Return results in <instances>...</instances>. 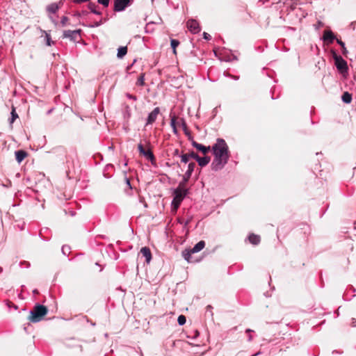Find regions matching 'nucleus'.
Returning <instances> with one entry per match:
<instances>
[{
	"instance_id": "1",
	"label": "nucleus",
	"mask_w": 356,
	"mask_h": 356,
	"mask_svg": "<svg viewBox=\"0 0 356 356\" xmlns=\"http://www.w3.org/2000/svg\"><path fill=\"white\" fill-rule=\"evenodd\" d=\"M214 159L211 163L213 170L218 171L223 168L229 158L228 146L222 138H218L216 143L212 147Z\"/></svg>"
},
{
	"instance_id": "2",
	"label": "nucleus",
	"mask_w": 356,
	"mask_h": 356,
	"mask_svg": "<svg viewBox=\"0 0 356 356\" xmlns=\"http://www.w3.org/2000/svg\"><path fill=\"white\" fill-rule=\"evenodd\" d=\"M48 309L47 307L37 304L34 306L33 309L30 312L28 319L31 323H38L41 321L44 317L47 314Z\"/></svg>"
},
{
	"instance_id": "3",
	"label": "nucleus",
	"mask_w": 356,
	"mask_h": 356,
	"mask_svg": "<svg viewBox=\"0 0 356 356\" xmlns=\"http://www.w3.org/2000/svg\"><path fill=\"white\" fill-rule=\"evenodd\" d=\"M205 247V242L204 241H199L191 249H186L182 252L183 257L190 263L197 262V259L193 258V254L199 252Z\"/></svg>"
},
{
	"instance_id": "4",
	"label": "nucleus",
	"mask_w": 356,
	"mask_h": 356,
	"mask_svg": "<svg viewBox=\"0 0 356 356\" xmlns=\"http://www.w3.org/2000/svg\"><path fill=\"white\" fill-rule=\"evenodd\" d=\"M334 60L337 70L341 73H347L348 70L347 62L341 56L334 54Z\"/></svg>"
},
{
	"instance_id": "5",
	"label": "nucleus",
	"mask_w": 356,
	"mask_h": 356,
	"mask_svg": "<svg viewBox=\"0 0 356 356\" xmlns=\"http://www.w3.org/2000/svg\"><path fill=\"white\" fill-rule=\"evenodd\" d=\"M186 194L187 193L182 192L179 189H175L174 191V198L172 202V206L175 210L179 208Z\"/></svg>"
},
{
	"instance_id": "6",
	"label": "nucleus",
	"mask_w": 356,
	"mask_h": 356,
	"mask_svg": "<svg viewBox=\"0 0 356 356\" xmlns=\"http://www.w3.org/2000/svg\"><path fill=\"white\" fill-rule=\"evenodd\" d=\"M138 149L140 154L143 155L147 160H149L152 162L155 161V157L149 147L145 149L143 145L141 143H139L138 145Z\"/></svg>"
},
{
	"instance_id": "7",
	"label": "nucleus",
	"mask_w": 356,
	"mask_h": 356,
	"mask_svg": "<svg viewBox=\"0 0 356 356\" xmlns=\"http://www.w3.org/2000/svg\"><path fill=\"white\" fill-rule=\"evenodd\" d=\"M113 10L115 12L123 11L130 3V0H113Z\"/></svg>"
},
{
	"instance_id": "8",
	"label": "nucleus",
	"mask_w": 356,
	"mask_h": 356,
	"mask_svg": "<svg viewBox=\"0 0 356 356\" xmlns=\"http://www.w3.org/2000/svg\"><path fill=\"white\" fill-rule=\"evenodd\" d=\"M81 32V29L79 30H67L64 31L63 37L64 38H70L72 41H76L79 38H80V33Z\"/></svg>"
},
{
	"instance_id": "9",
	"label": "nucleus",
	"mask_w": 356,
	"mask_h": 356,
	"mask_svg": "<svg viewBox=\"0 0 356 356\" xmlns=\"http://www.w3.org/2000/svg\"><path fill=\"white\" fill-rule=\"evenodd\" d=\"M187 28L192 33H197L200 31V27L198 22L195 19H189L187 23Z\"/></svg>"
},
{
	"instance_id": "10",
	"label": "nucleus",
	"mask_w": 356,
	"mask_h": 356,
	"mask_svg": "<svg viewBox=\"0 0 356 356\" xmlns=\"http://www.w3.org/2000/svg\"><path fill=\"white\" fill-rule=\"evenodd\" d=\"M159 113H160V109H159V107L155 108H154V110H153V111H152L149 114L148 118H147V120L146 126H147V125H148V124H153V123L156 121V118H157V117H158V115H159Z\"/></svg>"
},
{
	"instance_id": "11",
	"label": "nucleus",
	"mask_w": 356,
	"mask_h": 356,
	"mask_svg": "<svg viewBox=\"0 0 356 356\" xmlns=\"http://www.w3.org/2000/svg\"><path fill=\"white\" fill-rule=\"evenodd\" d=\"M63 3L61 2L52 3L46 7V10L49 15L55 14L60 9Z\"/></svg>"
},
{
	"instance_id": "12",
	"label": "nucleus",
	"mask_w": 356,
	"mask_h": 356,
	"mask_svg": "<svg viewBox=\"0 0 356 356\" xmlns=\"http://www.w3.org/2000/svg\"><path fill=\"white\" fill-rule=\"evenodd\" d=\"M192 145L194 147H195L198 151L202 152L204 155H206L211 149L209 146H204L203 145L200 144L195 140L192 141Z\"/></svg>"
},
{
	"instance_id": "13",
	"label": "nucleus",
	"mask_w": 356,
	"mask_h": 356,
	"mask_svg": "<svg viewBox=\"0 0 356 356\" xmlns=\"http://www.w3.org/2000/svg\"><path fill=\"white\" fill-rule=\"evenodd\" d=\"M323 40L328 43H332L335 39V36L332 31L325 30L323 32Z\"/></svg>"
},
{
	"instance_id": "14",
	"label": "nucleus",
	"mask_w": 356,
	"mask_h": 356,
	"mask_svg": "<svg viewBox=\"0 0 356 356\" xmlns=\"http://www.w3.org/2000/svg\"><path fill=\"white\" fill-rule=\"evenodd\" d=\"M140 253L143 257H145V260L147 263H149L152 259V253L149 248L143 247L140 250Z\"/></svg>"
},
{
	"instance_id": "15",
	"label": "nucleus",
	"mask_w": 356,
	"mask_h": 356,
	"mask_svg": "<svg viewBox=\"0 0 356 356\" xmlns=\"http://www.w3.org/2000/svg\"><path fill=\"white\" fill-rule=\"evenodd\" d=\"M28 153L24 150H18L15 152V158L17 161L20 163L26 157Z\"/></svg>"
},
{
	"instance_id": "16",
	"label": "nucleus",
	"mask_w": 356,
	"mask_h": 356,
	"mask_svg": "<svg viewBox=\"0 0 356 356\" xmlns=\"http://www.w3.org/2000/svg\"><path fill=\"white\" fill-rule=\"evenodd\" d=\"M248 240L252 245H258L261 241V238L259 235L251 234L248 237Z\"/></svg>"
},
{
	"instance_id": "17",
	"label": "nucleus",
	"mask_w": 356,
	"mask_h": 356,
	"mask_svg": "<svg viewBox=\"0 0 356 356\" xmlns=\"http://www.w3.org/2000/svg\"><path fill=\"white\" fill-rule=\"evenodd\" d=\"M211 158L209 156H205L204 157H200L197 159V161L200 166L204 167L206 166L210 162Z\"/></svg>"
},
{
	"instance_id": "18",
	"label": "nucleus",
	"mask_w": 356,
	"mask_h": 356,
	"mask_svg": "<svg viewBox=\"0 0 356 356\" xmlns=\"http://www.w3.org/2000/svg\"><path fill=\"white\" fill-rule=\"evenodd\" d=\"M127 53V47H120L118 49L117 56L119 58H122Z\"/></svg>"
},
{
	"instance_id": "19",
	"label": "nucleus",
	"mask_w": 356,
	"mask_h": 356,
	"mask_svg": "<svg viewBox=\"0 0 356 356\" xmlns=\"http://www.w3.org/2000/svg\"><path fill=\"white\" fill-rule=\"evenodd\" d=\"M341 99L343 102L349 104L352 101V95L348 92H345L343 93Z\"/></svg>"
},
{
	"instance_id": "20",
	"label": "nucleus",
	"mask_w": 356,
	"mask_h": 356,
	"mask_svg": "<svg viewBox=\"0 0 356 356\" xmlns=\"http://www.w3.org/2000/svg\"><path fill=\"white\" fill-rule=\"evenodd\" d=\"M181 127H182V129L184 131V134L188 136H191V133H190V131L188 130V128L187 127V124L185 122V120L184 119H181Z\"/></svg>"
},
{
	"instance_id": "21",
	"label": "nucleus",
	"mask_w": 356,
	"mask_h": 356,
	"mask_svg": "<svg viewBox=\"0 0 356 356\" xmlns=\"http://www.w3.org/2000/svg\"><path fill=\"white\" fill-rule=\"evenodd\" d=\"M170 44H171V47H172V49H173V54H174L175 55H176V54H177V50H176V49H177V47L179 46V42L177 40L172 39V40H170Z\"/></svg>"
},
{
	"instance_id": "22",
	"label": "nucleus",
	"mask_w": 356,
	"mask_h": 356,
	"mask_svg": "<svg viewBox=\"0 0 356 356\" xmlns=\"http://www.w3.org/2000/svg\"><path fill=\"white\" fill-rule=\"evenodd\" d=\"M187 184V181L182 180L179 184L178 187L176 189H179L182 192L187 193L188 190L186 188Z\"/></svg>"
},
{
	"instance_id": "23",
	"label": "nucleus",
	"mask_w": 356,
	"mask_h": 356,
	"mask_svg": "<svg viewBox=\"0 0 356 356\" xmlns=\"http://www.w3.org/2000/svg\"><path fill=\"white\" fill-rule=\"evenodd\" d=\"M17 118H18V115L15 111V108L14 106H13L12 111H11V118L10 119V123L13 124Z\"/></svg>"
},
{
	"instance_id": "24",
	"label": "nucleus",
	"mask_w": 356,
	"mask_h": 356,
	"mask_svg": "<svg viewBox=\"0 0 356 356\" xmlns=\"http://www.w3.org/2000/svg\"><path fill=\"white\" fill-rule=\"evenodd\" d=\"M97 5L95 3H90L88 4V8L93 13L96 15H101L102 13L97 10H96Z\"/></svg>"
},
{
	"instance_id": "25",
	"label": "nucleus",
	"mask_w": 356,
	"mask_h": 356,
	"mask_svg": "<svg viewBox=\"0 0 356 356\" xmlns=\"http://www.w3.org/2000/svg\"><path fill=\"white\" fill-rule=\"evenodd\" d=\"M136 83L138 85H140V86H144L145 85L144 74H140V75L138 78Z\"/></svg>"
},
{
	"instance_id": "26",
	"label": "nucleus",
	"mask_w": 356,
	"mask_h": 356,
	"mask_svg": "<svg viewBox=\"0 0 356 356\" xmlns=\"http://www.w3.org/2000/svg\"><path fill=\"white\" fill-rule=\"evenodd\" d=\"M190 160V156L188 154H183L181 155V161L186 163Z\"/></svg>"
},
{
	"instance_id": "27",
	"label": "nucleus",
	"mask_w": 356,
	"mask_h": 356,
	"mask_svg": "<svg viewBox=\"0 0 356 356\" xmlns=\"http://www.w3.org/2000/svg\"><path fill=\"white\" fill-rule=\"evenodd\" d=\"M186 316H184V315H180L179 316L178 318H177V321H178V323L180 325H183L184 324H185L186 323Z\"/></svg>"
},
{
	"instance_id": "28",
	"label": "nucleus",
	"mask_w": 356,
	"mask_h": 356,
	"mask_svg": "<svg viewBox=\"0 0 356 356\" xmlns=\"http://www.w3.org/2000/svg\"><path fill=\"white\" fill-rule=\"evenodd\" d=\"M337 43L341 47L342 49H343V54H346L347 53V49L345 47V44L344 42H343L341 40H339V39H337Z\"/></svg>"
},
{
	"instance_id": "29",
	"label": "nucleus",
	"mask_w": 356,
	"mask_h": 356,
	"mask_svg": "<svg viewBox=\"0 0 356 356\" xmlns=\"http://www.w3.org/2000/svg\"><path fill=\"white\" fill-rule=\"evenodd\" d=\"M195 167V163L194 162H191L188 165L187 172L193 173L194 168Z\"/></svg>"
},
{
	"instance_id": "30",
	"label": "nucleus",
	"mask_w": 356,
	"mask_h": 356,
	"mask_svg": "<svg viewBox=\"0 0 356 356\" xmlns=\"http://www.w3.org/2000/svg\"><path fill=\"white\" fill-rule=\"evenodd\" d=\"M45 38H46L47 44L48 46H51V43H53V42L51 41V36L48 33H45Z\"/></svg>"
},
{
	"instance_id": "31",
	"label": "nucleus",
	"mask_w": 356,
	"mask_h": 356,
	"mask_svg": "<svg viewBox=\"0 0 356 356\" xmlns=\"http://www.w3.org/2000/svg\"><path fill=\"white\" fill-rule=\"evenodd\" d=\"M191 175L192 173L191 172H186L185 174L183 175V180L186 181H188L189 179L191 178Z\"/></svg>"
},
{
	"instance_id": "32",
	"label": "nucleus",
	"mask_w": 356,
	"mask_h": 356,
	"mask_svg": "<svg viewBox=\"0 0 356 356\" xmlns=\"http://www.w3.org/2000/svg\"><path fill=\"white\" fill-rule=\"evenodd\" d=\"M191 175L192 173L191 172H186L185 174L183 175V180L186 181H188L189 179L191 178Z\"/></svg>"
},
{
	"instance_id": "33",
	"label": "nucleus",
	"mask_w": 356,
	"mask_h": 356,
	"mask_svg": "<svg viewBox=\"0 0 356 356\" xmlns=\"http://www.w3.org/2000/svg\"><path fill=\"white\" fill-rule=\"evenodd\" d=\"M99 4H102L104 7H108L109 5L110 0H97Z\"/></svg>"
},
{
	"instance_id": "34",
	"label": "nucleus",
	"mask_w": 356,
	"mask_h": 356,
	"mask_svg": "<svg viewBox=\"0 0 356 356\" xmlns=\"http://www.w3.org/2000/svg\"><path fill=\"white\" fill-rule=\"evenodd\" d=\"M69 18L67 17L63 16L61 19L60 24L63 26H66L68 24Z\"/></svg>"
},
{
	"instance_id": "35",
	"label": "nucleus",
	"mask_w": 356,
	"mask_h": 356,
	"mask_svg": "<svg viewBox=\"0 0 356 356\" xmlns=\"http://www.w3.org/2000/svg\"><path fill=\"white\" fill-rule=\"evenodd\" d=\"M190 156V159H195L196 161L197 160V159L199 158V156L197 155V153L194 152H191V153L188 154Z\"/></svg>"
},
{
	"instance_id": "36",
	"label": "nucleus",
	"mask_w": 356,
	"mask_h": 356,
	"mask_svg": "<svg viewBox=\"0 0 356 356\" xmlns=\"http://www.w3.org/2000/svg\"><path fill=\"white\" fill-rule=\"evenodd\" d=\"M124 184H126V186L129 188L131 189V184H130V181H129V179L127 178V177H125L124 179Z\"/></svg>"
},
{
	"instance_id": "37",
	"label": "nucleus",
	"mask_w": 356,
	"mask_h": 356,
	"mask_svg": "<svg viewBox=\"0 0 356 356\" xmlns=\"http://www.w3.org/2000/svg\"><path fill=\"white\" fill-rule=\"evenodd\" d=\"M170 124L172 128L176 127V118L175 117L172 118Z\"/></svg>"
},
{
	"instance_id": "38",
	"label": "nucleus",
	"mask_w": 356,
	"mask_h": 356,
	"mask_svg": "<svg viewBox=\"0 0 356 356\" xmlns=\"http://www.w3.org/2000/svg\"><path fill=\"white\" fill-rule=\"evenodd\" d=\"M76 347L77 348V350L76 351V353L82 352V350H83L82 346H81V345L79 344V342L76 344Z\"/></svg>"
},
{
	"instance_id": "39",
	"label": "nucleus",
	"mask_w": 356,
	"mask_h": 356,
	"mask_svg": "<svg viewBox=\"0 0 356 356\" xmlns=\"http://www.w3.org/2000/svg\"><path fill=\"white\" fill-rule=\"evenodd\" d=\"M203 36H204V38L205 40H210L211 38V35L209 33H206V32H204Z\"/></svg>"
},
{
	"instance_id": "40",
	"label": "nucleus",
	"mask_w": 356,
	"mask_h": 356,
	"mask_svg": "<svg viewBox=\"0 0 356 356\" xmlns=\"http://www.w3.org/2000/svg\"><path fill=\"white\" fill-rule=\"evenodd\" d=\"M127 97L128 98L134 99V100H136V99H137L136 96L131 95V94H127Z\"/></svg>"
},
{
	"instance_id": "41",
	"label": "nucleus",
	"mask_w": 356,
	"mask_h": 356,
	"mask_svg": "<svg viewBox=\"0 0 356 356\" xmlns=\"http://www.w3.org/2000/svg\"><path fill=\"white\" fill-rule=\"evenodd\" d=\"M89 1L90 0H74V2L76 3H81L87 2V1Z\"/></svg>"
},
{
	"instance_id": "42",
	"label": "nucleus",
	"mask_w": 356,
	"mask_h": 356,
	"mask_svg": "<svg viewBox=\"0 0 356 356\" xmlns=\"http://www.w3.org/2000/svg\"><path fill=\"white\" fill-rule=\"evenodd\" d=\"M351 325L353 327H356V319L354 318H352Z\"/></svg>"
},
{
	"instance_id": "43",
	"label": "nucleus",
	"mask_w": 356,
	"mask_h": 356,
	"mask_svg": "<svg viewBox=\"0 0 356 356\" xmlns=\"http://www.w3.org/2000/svg\"><path fill=\"white\" fill-rule=\"evenodd\" d=\"M173 154H174L175 156H178V155H179V149H176L174 151Z\"/></svg>"
},
{
	"instance_id": "44",
	"label": "nucleus",
	"mask_w": 356,
	"mask_h": 356,
	"mask_svg": "<svg viewBox=\"0 0 356 356\" xmlns=\"http://www.w3.org/2000/svg\"><path fill=\"white\" fill-rule=\"evenodd\" d=\"M101 24V22H95V25L93 26H99V25Z\"/></svg>"
},
{
	"instance_id": "45",
	"label": "nucleus",
	"mask_w": 356,
	"mask_h": 356,
	"mask_svg": "<svg viewBox=\"0 0 356 356\" xmlns=\"http://www.w3.org/2000/svg\"><path fill=\"white\" fill-rule=\"evenodd\" d=\"M172 129H173L174 132H175V133H177V127H174V128H172Z\"/></svg>"
},
{
	"instance_id": "46",
	"label": "nucleus",
	"mask_w": 356,
	"mask_h": 356,
	"mask_svg": "<svg viewBox=\"0 0 356 356\" xmlns=\"http://www.w3.org/2000/svg\"><path fill=\"white\" fill-rule=\"evenodd\" d=\"M246 332H252V330H251L250 329H248V330H246Z\"/></svg>"
},
{
	"instance_id": "47",
	"label": "nucleus",
	"mask_w": 356,
	"mask_h": 356,
	"mask_svg": "<svg viewBox=\"0 0 356 356\" xmlns=\"http://www.w3.org/2000/svg\"><path fill=\"white\" fill-rule=\"evenodd\" d=\"M189 222V220H187L186 222H185V225H188Z\"/></svg>"
}]
</instances>
